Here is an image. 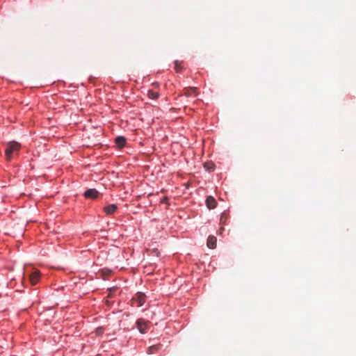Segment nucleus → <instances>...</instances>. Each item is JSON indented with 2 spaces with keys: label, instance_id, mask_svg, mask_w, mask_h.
<instances>
[{
  "label": "nucleus",
  "instance_id": "obj_1",
  "mask_svg": "<svg viewBox=\"0 0 356 356\" xmlns=\"http://www.w3.org/2000/svg\"><path fill=\"white\" fill-rule=\"evenodd\" d=\"M21 145L15 141L9 142L6 149V158L8 161L13 159V156L19 152Z\"/></svg>",
  "mask_w": 356,
  "mask_h": 356
},
{
  "label": "nucleus",
  "instance_id": "obj_2",
  "mask_svg": "<svg viewBox=\"0 0 356 356\" xmlns=\"http://www.w3.org/2000/svg\"><path fill=\"white\" fill-rule=\"evenodd\" d=\"M145 302V296L141 293H137L131 299V305L136 307H142Z\"/></svg>",
  "mask_w": 356,
  "mask_h": 356
},
{
  "label": "nucleus",
  "instance_id": "obj_3",
  "mask_svg": "<svg viewBox=\"0 0 356 356\" xmlns=\"http://www.w3.org/2000/svg\"><path fill=\"white\" fill-rule=\"evenodd\" d=\"M137 328L139 329L142 334L146 333L149 328V323L143 318H140L136 321Z\"/></svg>",
  "mask_w": 356,
  "mask_h": 356
},
{
  "label": "nucleus",
  "instance_id": "obj_4",
  "mask_svg": "<svg viewBox=\"0 0 356 356\" xmlns=\"http://www.w3.org/2000/svg\"><path fill=\"white\" fill-rule=\"evenodd\" d=\"M98 195H99V192L95 188H91V189L87 190L84 193L85 198L95 199V198H97Z\"/></svg>",
  "mask_w": 356,
  "mask_h": 356
},
{
  "label": "nucleus",
  "instance_id": "obj_5",
  "mask_svg": "<svg viewBox=\"0 0 356 356\" xmlns=\"http://www.w3.org/2000/svg\"><path fill=\"white\" fill-rule=\"evenodd\" d=\"M29 282L32 284V285H35L38 283L40 280V272L39 271H33L29 276Z\"/></svg>",
  "mask_w": 356,
  "mask_h": 356
},
{
  "label": "nucleus",
  "instance_id": "obj_6",
  "mask_svg": "<svg viewBox=\"0 0 356 356\" xmlns=\"http://www.w3.org/2000/svg\"><path fill=\"white\" fill-rule=\"evenodd\" d=\"M206 205L209 209H213L216 206V201L212 196H208L206 199Z\"/></svg>",
  "mask_w": 356,
  "mask_h": 356
},
{
  "label": "nucleus",
  "instance_id": "obj_7",
  "mask_svg": "<svg viewBox=\"0 0 356 356\" xmlns=\"http://www.w3.org/2000/svg\"><path fill=\"white\" fill-rule=\"evenodd\" d=\"M116 209H117V205L115 204H111L108 206H106L104 209V212L107 215H112L113 213H114L115 212Z\"/></svg>",
  "mask_w": 356,
  "mask_h": 356
},
{
  "label": "nucleus",
  "instance_id": "obj_8",
  "mask_svg": "<svg viewBox=\"0 0 356 356\" xmlns=\"http://www.w3.org/2000/svg\"><path fill=\"white\" fill-rule=\"evenodd\" d=\"M216 238L213 236H210L207 238V245L210 249H214L216 248Z\"/></svg>",
  "mask_w": 356,
  "mask_h": 356
},
{
  "label": "nucleus",
  "instance_id": "obj_9",
  "mask_svg": "<svg viewBox=\"0 0 356 356\" xmlns=\"http://www.w3.org/2000/svg\"><path fill=\"white\" fill-rule=\"evenodd\" d=\"M126 140L123 136H118L115 138V143L120 148H122L125 145Z\"/></svg>",
  "mask_w": 356,
  "mask_h": 356
},
{
  "label": "nucleus",
  "instance_id": "obj_10",
  "mask_svg": "<svg viewBox=\"0 0 356 356\" xmlns=\"http://www.w3.org/2000/svg\"><path fill=\"white\" fill-rule=\"evenodd\" d=\"M186 95H197V89L195 88H188L185 89V92H184Z\"/></svg>",
  "mask_w": 356,
  "mask_h": 356
},
{
  "label": "nucleus",
  "instance_id": "obj_11",
  "mask_svg": "<svg viewBox=\"0 0 356 356\" xmlns=\"http://www.w3.org/2000/svg\"><path fill=\"white\" fill-rule=\"evenodd\" d=\"M148 97L151 99H156L159 97V94L152 90H149L147 92Z\"/></svg>",
  "mask_w": 356,
  "mask_h": 356
},
{
  "label": "nucleus",
  "instance_id": "obj_12",
  "mask_svg": "<svg viewBox=\"0 0 356 356\" xmlns=\"http://www.w3.org/2000/svg\"><path fill=\"white\" fill-rule=\"evenodd\" d=\"M160 349V345H153L149 347L148 353L153 354L158 351Z\"/></svg>",
  "mask_w": 356,
  "mask_h": 356
},
{
  "label": "nucleus",
  "instance_id": "obj_13",
  "mask_svg": "<svg viewBox=\"0 0 356 356\" xmlns=\"http://www.w3.org/2000/svg\"><path fill=\"white\" fill-rule=\"evenodd\" d=\"M182 69L181 63L176 60L175 61V70L176 72H180Z\"/></svg>",
  "mask_w": 356,
  "mask_h": 356
},
{
  "label": "nucleus",
  "instance_id": "obj_14",
  "mask_svg": "<svg viewBox=\"0 0 356 356\" xmlns=\"http://www.w3.org/2000/svg\"><path fill=\"white\" fill-rule=\"evenodd\" d=\"M204 168L209 171H212L214 169V165L213 163H206L204 164Z\"/></svg>",
  "mask_w": 356,
  "mask_h": 356
},
{
  "label": "nucleus",
  "instance_id": "obj_15",
  "mask_svg": "<svg viewBox=\"0 0 356 356\" xmlns=\"http://www.w3.org/2000/svg\"><path fill=\"white\" fill-rule=\"evenodd\" d=\"M154 252L156 256H159V252L156 249L154 250Z\"/></svg>",
  "mask_w": 356,
  "mask_h": 356
}]
</instances>
